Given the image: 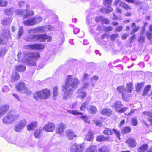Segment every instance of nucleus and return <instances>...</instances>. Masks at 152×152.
I'll return each instance as SVG.
<instances>
[{
    "mask_svg": "<svg viewBox=\"0 0 152 152\" xmlns=\"http://www.w3.org/2000/svg\"><path fill=\"white\" fill-rule=\"evenodd\" d=\"M78 79L74 77L71 75L67 76L65 83L62 86V90L64 91L62 99L66 100L70 98L72 96L73 91L78 87L79 83Z\"/></svg>",
    "mask_w": 152,
    "mask_h": 152,
    "instance_id": "nucleus-1",
    "label": "nucleus"
},
{
    "mask_svg": "<svg viewBox=\"0 0 152 152\" xmlns=\"http://www.w3.org/2000/svg\"><path fill=\"white\" fill-rule=\"evenodd\" d=\"M21 55V52L20 51L17 54L18 61L19 62L22 61L24 62L28 66H35L36 63L33 59L37 58L39 57V54L38 53L30 52L25 53L24 57L23 58Z\"/></svg>",
    "mask_w": 152,
    "mask_h": 152,
    "instance_id": "nucleus-2",
    "label": "nucleus"
},
{
    "mask_svg": "<svg viewBox=\"0 0 152 152\" xmlns=\"http://www.w3.org/2000/svg\"><path fill=\"white\" fill-rule=\"evenodd\" d=\"M89 75L86 73L84 74L81 79L82 82L83 83L82 87H81L77 92V94L78 96L83 99L86 96V94L83 90L86 89L89 86L88 83L86 82L88 80Z\"/></svg>",
    "mask_w": 152,
    "mask_h": 152,
    "instance_id": "nucleus-3",
    "label": "nucleus"
},
{
    "mask_svg": "<svg viewBox=\"0 0 152 152\" xmlns=\"http://www.w3.org/2000/svg\"><path fill=\"white\" fill-rule=\"evenodd\" d=\"M90 5V13L88 16V18L87 20L86 21L89 26H95V2L94 1L92 3H91Z\"/></svg>",
    "mask_w": 152,
    "mask_h": 152,
    "instance_id": "nucleus-4",
    "label": "nucleus"
},
{
    "mask_svg": "<svg viewBox=\"0 0 152 152\" xmlns=\"http://www.w3.org/2000/svg\"><path fill=\"white\" fill-rule=\"evenodd\" d=\"M50 95V92L49 90L47 89H44L36 92L34 94V97L36 99L38 98L47 99Z\"/></svg>",
    "mask_w": 152,
    "mask_h": 152,
    "instance_id": "nucleus-5",
    "label": "nucleus"
},
{
    "mask_svg": "<svg viewBox=\"0 0 152 152\" xmlns=\"http://www.w3.org/2000/svg\"><path fill=\"white\" fill-rule=\"evenodd\" d=\"M19 117V115L18 114L8 113L7 115L3 118V123L5 124H9L18 119Z\"/></svg>",
    "mask_w": 152,
    "mask_h": 152,
    "instance_id": "nucleus-6",
    "label": "nucleus"
},
{
    "mask_svg": "<svg viewBox=\"0 0 152 152\" xmlns=\"http://www.w3.org/2000/svg\"><path fill=\"white\" fill-rule=\"evenodd\" d=\"M10 31L7 29H4L0 34V45H4L7 44L10 36Z\"/></svg>",
    "mask_w": 152,
    "mask_h": 152,
    "instance_id": "nucleus-7",
    "label": "nucleus"
},
{
    "mask_svg": "<svg viewBox=\"0 0 152 152\" xmlns=\"http://www.w3.org/2000/svg\"><path fill=\"white\" fill-rule=\"evenodd\" d=\"M42 20L41 17H32L23 22V24L26 26H33L39 23Z\"/></svg>",
    "mask_w": 152,
    "mask_h": 152,
    "instance_id": "nucleus-8",
    "label": "nucleus"
},
{
    "mask_svg": "<svg viewBox=\"0 0 152 152\" xmlns=\"http://www.w3.org/2000/svg\"><path fill=\"white\" fill-rule=\"evenodd\" d=\"M16 88L18 92L20 93L29 94L31 93V91L28 90L25 83L23 82L18 83L16 86Z\"/></svg>",
    "mask_w": 152,
    "mask_h": 152,
    "instance_id": "nucleus-9",
    "label": "nucleus"
},
{
    "mask_svg": "<svg viewBox=\"0 0 152 152\" xmlns=\"http://www.w3.org/2000/svg\"><path fill=\"white\" fill-rule=\"evenodd\" d=\"M34 28L35 33H36L52 31L54 29V28L51 25H48L38 27L35 28Z\"/></svg>",
    "mask_w": 152,
    "mask_h": 152,
    "instance_id": "nucleus-10",
    "label": "nucleus"
},
{
    "mask_svg": "<svg viewBox=\"0 0 152 152\" xmlns=\"http://www.w3.org/2000/svg\"><path fill=\"white\" fill-rule=\"evenodd\" d=\"M47 39L48 42L50 41L51 40V37L45 34H36V41L44 42Z\"/></svg>",
    "mask_w": 152,
    "mask_h": 152,
    "instance_id": "nucleus-11",
    "label": "nucleus"
},
{
    "mask_svg": "<svg viewBox=\"0 0 152 152\" xmlns=\"http://www.w3.org/2000/svg\"><path fill=\"white\" fill-rule=\"evenodd\" d=\"M55 128V124L53 123L49 122L45 124L42 129L47 132H51L54 130Z\"/></svg>",
    "mask_w": 152,
    "mask_h": 152,
    "instance_id": "nucleus-12",
    "label": "nucleus"
},
{
    "mask_svg": "<svg viewBox=\"0 0 152 152\" xmlns=\"http://www.w3.org/2000/svg\"><path fill=\"white\" fill-rule=\"evenodd\" d=\"M114 132L116 135L117 137L119 139H120V134L118 131L116 130L115 129H113L111 130L109 128H106L103 131V133L104 134L106 135H109L111 134Z\"/></svg>",
    "mask_w": 152,
    "mask_h": 152,
    "instance_id": "nucleus-13",
    "label": "nucleus"
},
{
    "mask_svg": "<svg viewBox=\"0 0 152 152\" xmlns=\"http://www.w3.org/2000/svg\"><path fill=\"white\" fill-rule=\"evenodd\" d=\"M68 112L71 114L76 115H82L80 116V118L82 119H83L84 121L87 123H89V121L87 118V116H83V114L81 113L78 112L77 110H69L67 111Z\"/></svg>",
    "mask_w": 152,
    "mask_h": 152,
    "instance_id": "nucleus-14",
    "label": "nucleus"
},
{
    "mask_svg": "<svg viewBox=\"0 0 152 152\" xmlns=\"http://www.w3.org/2000/svg\"><path fill=\"white\" fill-rule=\"evenodd\" d=\"M9 108L8 104H4L0 106V118L7 113Z\"/></svg>",
    "mask_w": 152,
    "mask_h": 152,
    "instance_id": "nucleus-15",
    "label": "nucleus"
},
{
    "mask_svg": "<svg viewBox=\"0 0 152 152\" xmlns=\"http://www.w3.org/2000/svg\"><path fill=\"white\" fill-rule=\"evenodd\" d=\"M96 21H100L102 23L106 24H109L110 23V21L108 19L101 16L96 17Z\"/></svg>",
    "mask_w": 152,
    "mask_h": 152,
    "instance_id": "nucleus-16",
    "label": "nucleus"
},
{
    "mask_svg": "<svg viewBox=\"0 0 152 152\" xmlns=\"http://www.w3.org/2000/svg\"><path fill=\"white\" fill-rule=\"evenodd\" d=\"M24 39L26 42H36V34H30L25 36Z\"/></svg>",
    "mask_w": 152,
    "mask_h": 152,
    "instance_id": "nucleus-17",
    "label": "nucleus"
},
{
    "mask_svg": "<svg viewBox=\"0 0 152 152\" xmlns=\"http://www.w3.org/2000/svg\"><path fill=\"white\" fill-rule=\"evenodd\" d=\"M65 127V125L63 123H61L58 124L56 130V133L61 134L64 131Z\"/></svg>",
    "mask_w": 152,
    "mask_h": 152,
    "instance_id": "nucleus-18",
    "label": "nucleus"
},
{
    "mask_svg": "<svg viewBox=\"0 0 152 152\" xmlns=\"http://www.w3.org/2000/svg\"><path fill=\"white\" fill-rule=\"evenodd\" d=\"M117 90L119 92L122 93V98L123 99L126 100L127 99V96L126 95V90L122 86H119L117 87Z\"/></svg>",
    "mask_w": 152,
    "mask_h": 152,
    "instance_id": "nucleus-19",
    "label": "nucleus"
},
{
    "mask_svg": "<svg viewBox=\"0 0 152 152\" xmlns=\"http://www.w3.org/2000/svg\"><path fill=\"white\" fill-rule=\"evenodd\" d=\"M65 133L67 137L70 140H72L74 137L76 136L74 132L71 130L66 131L65 132Z\"/></svg>",
    "mask_w": 152,
    "mask_h": 152,
    "instance_id": "nucleus-20",
    "label": "nucleus"
},
{
    "mask_svg": "<svg viewBox=\"0 0 152 152\" xmlns=\"http://www.w3.org/2000/svg\"><path fill=\"white\" fill-rule=\"evenodd\" d=\"M142 114L145 115H146L148 117L147 118V120L152 125V113L148 111H144L142 112Z\"/></svg>",
    "mask_w": 152,
    "mask_h": 152,
    "instance_id": "nucleus-21",
    "label": "nucleus"
},
{
    "mask_svg": "<svg viewBox=\"0 0 152 152\" xmlns=\"http://www.w3.org/2000/svg\"><path fill=\"white\" fill-rule=\"evenodd\" d=\"M37 124V122L36 121L31 123L27 126V130L29 131L33 130L36 128Z\"/></svg>",
    "mask_w": 152,
    "mask_h": 152,
    "instance_id": "nucleus-22",
    "label": "nucleus"
},
{
    "mask_svg": "<svg viewBox=\"0 0 152 152\" xmlns=\"http://www.w3.org/2000/svg\"><path fill=\"white\" fill-rule=\"evenodd\" d=\"M101 114L103 115H107L108 116L112 114V111L111 109L108 108H105L103 109L101 111Z\"/></svg>",
    "mask_w": 152,
    "mask_h": 152,
    "instance_id": "nucleus-23",
    "label": "nucleus"
},
{
    "mask_svg": "<svg viewBox=\"0 0 152 152\" xmlns=\"http://www.w3.org/2000/svg\"><path fill=\"white\" fill-rule=\"evenodd\" d=\"M44 48V45L40 44H33V50H41Z\"/></svg>",
    "mask_w": 152,
    "mask_h": 152,
    "instance_id": "nucleus-24",
    "label": "nucleus"
},
{
    "mask_svg": "<svg viewBox=\"0 0 152 152\" xmlns=\"http://www.w3.org/2000/svg\"><path fill=\"white\" fill-rule=\"evenodd\" d=\"M126 142L131 147H134L136 145V142L135 140L133 139H129L126 141Z\"/></svg>",
    "mask_w": 152,
    "mask_h": 152,
    "instance_id": "nucleus-25",
    "label": "nucleus"
},
{
    "mask_svg": "<svg viewBox=\"0 0 152 152\" xmlns=\"http://www.w3.org/2000/svg\"><path fill=\"white\" fill-rule=\"evenodd\" d=\"M148 145L146 144H144L140 146L137 149L139 152H144L148 148Z\"/></svg>",
    "mask_w": 152,
    "mask_h": 152,
    "instance_id": "nucleus-26",
    "label": "nucleus"
},
{
    "mask_svg": "<svg viewBox=\"0 0 152 152\" xmlns=\"http://www.w3.org/2000/svg\"><path fill=\"white\" fill-rule=\"evenodd\" d=\"M20 78V76L19 75L16 73H15L13 74L11 76V81L12 82H14L18 80Z\"/></svg>",
    "mask_w": 152,
    "mask_h": 152,
    "instance_id": "nucleus-27",
    "label": "nucleus"
},
{
    "mask_svg": "<svg viewBox=\"0 0 152 152\" xmlns=\"http://www.w3.org/2000/svg\"><path fill=\"white\" fill-rule=\"evenodd\" d=\"M122 105L121 102L116 101L113 104V107H114L117 111V110H118V108L121 107Z\"/></svg>",
    "mask_w": 152,
    "mask_h": 152,
    "instance_id": "nucleus-28",
    "label": "nucleus"
},
{
    "mask_svg": "<svg viewBox=\"0 0 152 152\" xmlns=\"http://www.w3.org/2000/svg\"><path fill=\"white\" fill-rule=\"evenodd\" d=\"M86 139L88 141H92L93 139V134L92 132L90 131L86 136Z\"/></svg>",
    "mask_w": 152,
    "mask_h": 152,
    "instance_id": "nucleus-29",
    "label": "nucleus"
},
{
    "mask_svg": "<svg viewBox=\"0 0 152 152\" xmlns=\"http://www.w3.org/2000/svg\"><path fill=\"white\" fill-rule=\"evenodd\" d=\"M58 88L57 86H55L53 89V99L55 100L56 99V97L58 95Z\"/></svg>",
    "mask_w": 152,
    "mask_h": 152,
    "instance_id": "nucleus-30",
    "label": "nucleus"
},
{
    "mask_svg": "<svg viewBox=\"0 0 152 152\" xmlns=\"http://www.w3.org/2000/svg\"><path fill=\"white\" fill-rule=\"evenodd\" d=\"M42 130L41 129H37L35 130L34 135L35 137L37 138H39L41 135Z\"/></svg>",
    "mask_w": 152,
    "mask_h": 152,
    "instance_id": "nucleus-31",
    "label": "nucleus"
},
{
    "mask_svg": "<svg viewBox=\"0 0 152 152\" xmlns=\"http://www.w3.org/2000/svg\"><path fill=\"white\" fill-rule=\"evenodd\" d=\"M12 19L10 18H4L2 21L1 23L3 25H7L10 23Z\"/></svg>",
    "mask_w": 152,
    "mask_h": 152,
    "instance_id": "nucleus-32",
    "label": "nucleus"
},
{
    "mask_svg": "<svg viewBox=\"0 0 152 152\" xmlns=\"http://www.w3.org/2000/svg\"><path fill=\"white\" fill-rule=\"evenodd\" d=\"M131 130V127L129 126H126L122 129L121 132L123 134H125L130 132Z\"/></svg>",
    "mask_w": 152,
    "mask_h": 152,
    "instance_id": "nucleus-33",
    "label": "nucleus"
},
{
    "mask_svg": "<svg viewBox=\"0 0 152 152\" xmlns=\"http://www.w3.org/2000/svg\"><path fill=\"white\" fill-rule=\"evenodd\" d=\"M132 84L131 82L127 83L126 86V93H131L132 91Z\"/></svg>",
    "mask_w": 152,
    "mask_h": 152,
    "instance_id": "nucleus-34",
    "label": "nucleus"
},
{
    "mask_svg": "<svg viewBox=\"0 0 152 152\" xmlns=\"http://www.w3.org/2000/svg\"><path fill=\"white\" fill-rule=\"evenodd\" d=\"M76 147V152H83L84 148L82 145H78L75 143Z\"/></svg>",
    "mask_w": 152,
    "mask_h": 152,
    "instance_id": "nucleus-35",
    "label": "nucleus"
},
{
    "mask_svg": "<svg viewBox=\"0 0 152 152\" xmlns=\"http://www.w3.org/2000/svg\"><path fill=\"white\" fill-rule=\"evenodd\" d=\"M87 109L88 111L90 114H93L95 113V107L93 105H91Z\"/></svg>",
    "mask_w": 152,
    "mask_h": 152,
    "instance_id": "nucleus-36",
    "label": "nucleus"
},
{
    "mask_svg": "<svg viewBox=\"0 0 152 152\" xmlns=\"http://www.w3.org/2000/svg\"><path fill=\"white\" fill-rule=\"evenodd\" d=\"M86 152H95V145H90L86 149Z\"/></svg>",
    "mask_w": 152,
    "mask_h": 152,
    "instance_id": "nucleus-37",
    "label": "nucleus"
},
{
    "mask_svg": "<svg viewBox=\"0 0 152 152\" xmlns=\"http://www.w3.org/2000/svg\"><path fill=\"white\" fill-rule=\"evenodd\" d=\"M17 71L20 72L24 71L26 70V67L22 65L17 66L15 67Z\"/></svg>",
    "mask_w": 152,
    "mask_h": 152,
    "instance_id": "nucleus-38",
    "label": "nucleus"
},
{
    "mask_svg": "<svg viewBox=\"0 0 152 152\" xmlns=\"http://www.w3.org/2000/svg\"><path fill=\"white\" fill-rule=\"evenodd\" d=\"M108 140V138L107 137H105L103 136H98L96 138V140L100 142L107 141Z\"/></svg>",
    "mask_w": 152,
    "mask_h": 152,
    "instance_id": "nucleus-39",
    "label": "nucleus"
},
{
    "mask_svg": "<svg viewBox=\"0 0 152 152\" xmlns=\"http://www.w3.org/2000/svg\"><path fill=\"white\" fill-rule=\"evenodd\" d=\"M13 10L14 9L13 8H10L9 9H5L4 10V12L7 15H12L13 13Z\"/></svg>",
    "mask_w": 152,
    "mask_h": 152,
    "instance_id": "nucleus-40",
    "label": "nucleus"
},
{
    "mask_svg": "<svg viewBox=\"0 0 152 152\" xmlns=\"http://www.w3.org/2000/svg\"><path fill=\"white\" fill-rule=\"evenodd\" d=\"M109 150L108 147L104 146L99 148L98 152H109Z\"/></svg>",
    "mask_w": 152,
    "mask_h": 152,
    "instance_id": "nucleus-41",
    "label": "nucleus"
},
{
    "mask_svg": "<svg viewBox=\"0 0 152 152\" xmlns=\"http://www.w3.org/2000/svg\"><path fill=\"white\" fill-rule=\"evenodd\" d=\"M151 86L150 85L147 86L145 88L144 91L142 94V95H146L148 93V91L150 90Z\"/></svg>",
    "mask_w": 152,
    "mask_h": 152,
    "instance_id": "nucleus-42",
    "label": "nucleus"
},
{
    "mask_svg": "<svg viewBox=\"0 0 152 152\" xmlns=\"http://www.w3.org/2000/svg\"><path fill=\"white\" fill-rule=\"evenodd\" d=\"M89 101H86L85 103H83L81 106L80 107V110H85L86 105L89 104Z\"/></svg>",
    "mask_w": 152,
    "mask_h": 152,
    "instance_id": "nucleus-43",
    "label": "nucleus"
},
{
    "mask_svg": "<svg viewBox=\"0 0 152 152\" xmlns=\"http://www.w3.org/2000/svg\"><path fill=\"white\" fill-rule=\"evenodd\" d=\"M128 3L134 4L136 5H139L141 4L140 1H137L135 0H125Z\"/></svg>",
    "mask_w": 152,
    "mask_h": 152,
    "instance_id": "nucleus-44",
    "label": "nucleus"
},
{
    "mask_svg": "<svg viewBox=\"0 0 152 152\" xmlns=\"http://www.w3.org/2000/svg\"><path fill=\"white\" fill-rule=\"evenodd\" d=\"M107 9H104V11L103 12L106 14H109L113 10V9L110 7H108ZM102 9H101L100 10L101 12H102Z\"/></svg>",
    "mask_w": 152,
    "mask_h": 152,
    "instance_id": "nucleus-45",
    "label": "nucleus"
},
{
    "mask_svg": "<svg viewBox=\"0 0 152 152\" xmlns=\"http://www.w3.org/2000/svg\"><path fill=\"white\" fill-rule=\"evenodd\" d=\"M18 124L20 125L22 128H23L26 125V121L25 120H23L19 122Z\"/></svg>",
    "mask_w": 152,
    "mask_h": 152,
    "instance_id": "nucleus-46",
    "label": "nucleus"
},
{
    "mask_svg": "<svg viewBox=\"0 0 152 152\" xmlns=\"http://www.w3.org/2000/svg\"><path fill=\"white\" fill-rule=\"evenodd\" d=\"M18 124L20 125L22 128H23L26 125V121L25 120H23L19 122Z\"/></svg>",
    "mask_w": 152,
    "mask_h": 152,
    "instance_id": "nucleus-47",
    "label": "nucleus"
},
{
    "mask_svg": "<svg viewBox=\"0 0 152 152\" xmlns=\"http://www.w3.org/2000/svg\"><path fill=\"white\" fill-rule=\"evenodd\" d=\"M121 7L126 10H130L132 9L129 6L123 2V3L122 4Z\"/></svg>",
    "mask_w": 152,
    "mask_h": 152,
    "instance_id": "nucleus-48",
    "label": "nucleus"
},
{
    "mask_svg": "<svg viewBox=\"0 0 152 152\" xmlns=\"http://www.w3.org/2000/svg\"><path fill=\"white\" fill-rule=\"evenodd\" d=\"M95 26H91L89 27V32L92 34H94L95 33Z\"/></svg>",
    "mask_w": 152,
    "mask_h": 152,
    "instance_id": "nucleus-49",
    "label": "nucleus"
},
{
    "mask_svg": "<svg viewBox=\"0 0 152 152\" xmlns=\"http://www.w3.org/2000/svg\"><path fill=\"white\" fill-rule=\"evenodd\" d=\"M131 122L132 124L134 126H136L137 124L138 121L136 118H132Z\"/></svg>",
    "mask_w": 152,
    "mask_h": 152,
    "instance_id": "nucleus-50",
    "label": "nucleus"
},
{
    "mask_svg": "<svg viewBox=\"0 0 152 152\" xmlns=\"http://www.w3.org/2000/svg\"><path fill=\"white\" fill-rule=\"evenodd\" d=\"M26 12V14L24 15L25 18H26L29 16L33 15L34 14V12L32 11L28 12V11H27Z\"/></svg>",
    "mask_w": 152,
    "mask_h": 152,
    "instance_id": "nucleus-51",
    "label": "nucleus"
},
{
    "mask_svg": "<svg viewBox=\"0 0 152 152\" xmlns=\"http://www.w3.org/2000/svg\"><path fill=\"white\" fill-rule=\"evenodd\" d=\"M104 4L107 7H110L112 3V0H104Z\"/></svg>",
    "mask_w": 152,
    "mask_h": 152,
    "instance_id": "nucleus-52",
    "label": "nucleus"
},
{
    "mask_svg": "<svg viewBox=\"0 0 152 152\" xmlns=\"http://www.w3.org/2000/svg\"><path fill=\"white\" fill-rule=\"evenodd\" d=\"M10 88L7 86H4L2 88V91L3 92H8Z\"/></svg>",
    "mask_w": 152,
    "mask_h": 152,
    "instance_id": "nucleus-53",
    "label": "nucleus"
},
{
    "mask_svg": "<svg viewBox=\"0 0 152 152\" xmlns=\"http://www.w3.org/2000/svg\"><path fill=\"white\" fill-rule=\"evenodd\" d=\"M23 128L21 127L20 125L17 124L15 126V130L17 132H20Z\"/></svg>",
    "mask_w": 152,
    "mask_h": 152,
    "instance_id": "nucleus-54",
    "label": "nucleus"
},
{
    "mask_svg": "<svg viewBox=\"0 0 152 152\" xmlns=\"http://www.w3.org/2000/svg\"><path fill=\"white\" fill-rule=\"evenodd\" d=\"M23 27H20L19 29V33L18 34V38H20V37L23 35Z\"/></svg>",
    "mask_w": 152,
    "mask_h": 152,
    "instance_id": "nucleus-55",
    "label": "nucleus"
},
{
    "mask_svg": "<svg viewBox=\"0 0 152 152\" xmlns=\"http://www.w3.org/2000/svg\"><path fill=\"white\" fill-rule=\"evenodd\" d=\"M143 86V84L142 83L137 84V85L136 86V91L138 92H139L141 88Z\"/></svg>",
    "mask_w": 152,
    "mask_h": 152,
    "instance_id": "nucleus-56",
    "label": "nucleus"
},
{
    "mask_svg": "<svg viewBox=\"0 0 152 152\" xmlns=\"http://www.w3.org/2000/svg\"><path fill=\"white\" fill-rule=\"evenodd\" d=\"M8 2L6 1L0 0V6L1 7H5L7 5Z\"/></svg>",
    "mask_w": 152,
    "mask_h": 152,
    "instance_id": "nucleus-57",
    "label": "nucleus"
},
{
    "mask_svg": "<svg viewBox=\"0 0 152 152\" xmlns=\"http://www.w3.org/2000/svg\"><path fill=\"white\" fill-rule=\"evenodd\" d=\"M123 3V2L120 0H116L115 3V5L117 7H121L122 4Z\"/></svg>",
    "mask_w": 152,
    "mask_h": 152,
    "instance_id": "nucleus-58",
    "label": "nucleus"
},
{
    "mask_svg": "<svg viewBox=\"0 0 152 152\" xmlns=\"http://www.w3.org/2000/svg\"><path fill=\"white\" fill-rule=\"evenodd\" d=\"M70 150L71 152H76V147L75 143L71 147Z\"/></svg>",
    "mask_w": 152,
    "mask_h": 152,
    "instance_id": "nucleus-59",
    "label": "nucleus"
},
{
    "mask_svg": "<svg viewBox=\"0 0 152 152\" xmlns=\"http://www.w3.org/2000/svg\"><path fill=\"white\" fill-rule=\"evenodd\" d=\"M24 11V10H20L18 9L15 11V13L16 15H21L23 14V13Z\"/></svg>",
    "mask_w": 152,
    "mask_h": 152,
    "instance_id": "nucleus-60",
    "label": "nucleus"
},
{
    "mask_svg": "<svg viewBox=\"0 0 152 152\" xmlns=\"http://www.w3.org/2000/svg\"><path fill=\"white\" fill-rule=\"evenodd\" d=\"M152 32H151L150 31H149V32H147L146 34L147 37L148 39L149 40H151L152 39Z\"/></svg>",
    "mask_w": 152,
    "mask_h": 152,
    "instance_id": "nucleus-61",
    "label": "nucleus"
},
{
    "mask_svg": "<svg viewBox=\"0 0 152 152\" xmlns=\"http://www.w3.org/2000/svg\"><path fill=\"white\" fill-rule=\"evenodd\" d=\"M5 53L6 52L4 50L0 48V57H1L2 56H3Z\"/></svg>",
    "mask_w": 152,
    "mask_h": 152,
    "instance_id": "nucleus-62",
    "label": "nucleus"
},
{
    "mask_svg": "<svg viewBox=\"0 0 152 152\" xmlns=\"http://www.w3.org/2000/svg\"><path fill=\"white\" fill-rule=\"evenodd\" d=\"M113 28L111 26H109L107 27H105L104 28V30L107 31H109L112 30Z\"/></svg>",
    "mask_w": 152,
    "mask_h": 152,
    "instance_id": "nucleus-63",
    "label": "nucleus"
},
{
    "mask_svg": "<svg viewBox=\"0 0 152 152\" xmlns=\"http://www.w3.org/2000/svg\"><path fill=\"white\" fill-rule=\"evenodd\" d=\"M118 34H112L111 37V39L112 40H114L118 36Z\"/></svg>",
    "mask_w": 152,
    "mask_h": 152,
    "instance_id": "nucleus-64",
    "label": "nucleus"
}]
</instances>
